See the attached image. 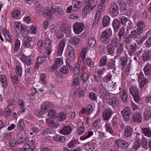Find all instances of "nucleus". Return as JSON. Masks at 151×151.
Returning <instances> with one entry per match:
<instances>
[{
    "instance_id": "1",
    "label": "nucleus",
    "mask_w": 151,
    "mask_h": 151,
    "mask_svg": "<svg viewBox=\"0 0 151 151\" xmlns=\"http://www.w3.org/2000/svg\"><path fill=\"white\" fill-rule=\"evenodd\" d=\"M112 35V31L109 28L107 29L103 32L101 35V40L104 43L109 42L110 38Z\"/></svg>"
},
{
    "instance_id": "2",
    "label": "nucleus",
    "mask_w": 151,
    "mask_h": 151,
    "mask_svg": "<svg viewBox=\"0 0 151 151\" xmlns=\"http://www.w3.org/2000/svg\"><path fill=\"white\" fill-rule=\"evenodd\" d=\"M142 22L140 21L137 23V28L136 30L132 31L130 35L132 38L139 39L141 37L142 34Z\"/></svg>"
},
{
    "instance_id": "3",
    "label": "nucleus",
    "mask_w": 151,
    "mask_h": 151,
    "mask_svg": "<svg viewBox=\"0 0 151 151\" xmlns=\"http://www.w3.org/2000/svg\"><path fill=\"white\" fill-rule=\"evenodd\" d=\"M129 92L133 96L135 101L137 103L141 99L139 96V92L136 87L132 86L129 88Z\"/></svg>"
},
{
    "instance_id": "4",
    "label": "nucleus",
    "mask_w": 151,
    "mask_h": 151,
    "mask_svg": "<svg viewBox=\"0 0 151 151\" xmlns=\"http://www.w3.org/2000/svg\"><path fill=\"white\" fill-rule=\"evenodd\" d=\"M65 56L68 60L72 61L75 58L74 48L71 46H68L66 49Z\"/></svg>"
},
{
    "instance_id": "5",
    "label": "nucleus",
    "mask_w": 151,
    "mask_h": 151,
    "mask_svg": "<svg viewBox=\"0 0 151 151\" xmlns=\"http://www.w3.org/2000/svg\"><path fill=\"white\" fill-rule=\"evenodd\" d=\"M91 4V1L89 0L87 1V3L86 4L85 7L84 8L82 11V15L83 16H86L88 14H89V11L90 10H92L96 7V6L94 5L92 6Z\"/></svg>"
},
{
    "instance_id": "6",
    "label": "nucleus",
    "mask_w": 151,
    "mask_h": 151,
    "mask_svg": "<svg viewBox=\"0 0 151 151\" xmlns=\"http://www.w3.org/2000/svg\"><path fill=\"white\" fill-rule=\"evenodd\" d=\"M111 14L114 17H116L119 13V8L118 5L115 2L111 3L110 8Z\"/></svg>"
},
{
    "instance_id": "7",
    "label": "nucleus",
    "mask_w": 151,
    "mask_h": 151,
    "mask_svg": "<svg viewBox=\"0 0 151 151\" xmlns=\"http://www.w3.org/2000/svg\"><path fill=\"white\" fill-rule=\"evenodd\" d=\"M84 29V25L82 23H76L74 25L73 29L74 32L79 34Z\"/></svg>"
},
{
    "instance_id": "8",
    "label": "nucleus",
    "mask_w": 151,
    "mask_h": 151,
    "mask_svg": "<svg viewBox=\"0 0 151 151\" xmlns=\"http://www.w3.org/2000/svg\"><path fill=\"white\" fill-rule=\"evenodd\" d=\"M54 107V106L53 104L50 102H46L42 104L41 109L45 113L51 109H53Z\"/></svg>"
},
{
    "instance_id": "9",
    "label": "nucleus",
    "mask_w": 151,
    "mask_h": 151,
    "mask_svg": "<svg viewBox=\"0 0 151 151\" xmlns=\"http://www.w3.org/2000/svg\"><path fill=\"white\" fill-rule=\"evenodd\" d=\"M122 116L125 119L128 121L130 115V109L128 107H125L121 112Z\"/></svg>"
},
{
    "instance_id": "10",
    "label": "nucleus",
    "mask_w": 151,
    "mask_h": 151,
    "mask_svg": "<svg viewBox=\"0 0 151 151\" xmlns=\"http://www.w3.org/2000/svg\"><path fill=\"white\" fill-rule=\"evenodd\" d=\"M115 143L117 145L118 147L123 150L125 149L129 145L128 143L121 139H119L118 140H115Z\"/></svg>"
},
{
    "instance_id": "11",
    "label": "nucleus",
    "mask_w": 151,
    "mask_h": 151,
    "mask_svg": "<svg viewBox=\"0 0 151 151\" xmlns=\"http://www.w3.org/2000/svg\"><path fill=\"white\" fill-rule=\"evenodd\" d=\"M112 112V111L110 109H105L102 113V116L104 120L105 121L108 120L111 117Z\"/></svg>"
},
{
    "instance_id": "12",
    "label": "nucleus",
    "mask_w": 151,
    "mask_h": 151,
    "mask_svg": "<svg viewBox=\"0 0 151 151\" xmlns=\"http://www.w3.org/2000/svg\"><path fill=\"white\" fill-rule=\"evenodd\" d=\"M34 42L29 38L26 39L23 43V47L25 48L32 49L34 47Z\"/></svg>"
},
{
    "instance_id": "13",
    "label": "nucleus",
    "mask_w": 151,
    "mask_h": 151,
    "mask_svg": "<svg viewBox=\"0 0 151 151\" xmlns=\"http://www.w3.org/2000/svg\"><path fill=\"white\" fill-rule=\"evenodd\" d=\"M52 13L54 14L56 12L61 15H63L64 14V11L63 9L57 6H52Z\"/></svg>"
},
{
    "instance_id": "14",
    "label": "nucleus",
    "mask_w": 151,
    "mask_h": 151,
    "mask_svg": "<svg viewBox=\"0 0 151 151\" xmlns=\"http://www.w3.org/2000/svg\"><path fill=\"white\" fill-rule=\"evenodd\" d=\"M65 45V43L64 39L61 40L59 44L57 54L58 55H61L63 53V49Z\"/></svg>"
},
{
    "instance_id": "15",
    "label": "nucleus",
    "mask_w": 151,
    "mask_h": 151,
    "mask_svg": "<svg viewBox=\"0 0 151 151\" xmlns=\"http://www.w3.org/2000/svg\"><path fill=\"white\" fill-rule=\"evenodd\" d=\"M52 8L50 10L46 9L43 10L42 13L43 16L48 20H51L53 16L52 14L54 13H52Z\"/></svg>"
},
{
    "instance_id": "16",
    "label": "nucleus",
    "mask_w": 151,
    "mask_h": 151,
    "mask_svg": "<svg viewBox=\"0 0 151 151\" xmlns=\"http://www.w3.org/2000/svg\"><path fill=\"white\" fill-rule=\"evenodd\" d=\"M21 60L23 62L25 63L27 65H29L31 64L32 60L30 57L29 56L27 58V56L23 54H21L20 55Z\"/></svg>"
},
{
    "instance_id": "17",
    "label": "nucleus",
    "mask_w": 151,
    "mask_h": 151,
    "mask_svg": "<svg viewBox=\"0 0 151 151\" xmlns=\"http://www.w3.org/2000/svg\"><path fill=\"white\" fill-rule=\"evenodd\" d=\"M35 7L38 12L39 15H41L44 10L43 6L42 4H40L38 1H36L35 4Z\"/></svg>"
},
{
    "instance_id": "18",
    "label": "nucleus",
    "mask_w": 151,
    "mask_h": 151,
    "mask_svg": "<svg viewBox=\"0 0 151 151\" xmlns=\"http://www.w3.org/2000/svg\"><path fill=\"white\" fill-rule=\"evenodd\" d=\"M112 26L114 31L117 32L119 30L120 26V23L119 20L117 19H114L112 22Z\"/></svg>"
},
{
    "instance_id": "19",
    "label": "nucleus",
    "mask_w": 151,
    "mask_h": 151,
    "mask_svg": "<svg viewBox=\"0 0 151 151\" xmlns=\"http://www.w3.org/2000/svg\"><path fill=\"white\" fill-rule=\"evenodd\" d=\"M116 56L119 57L122 56L123 54H124L123 46L122 44H119V45L116 47Z\"/></svg>"
},
{
    "instance_id": "20",
    "label": "nucleus",
    "mask_w": 151,
    "mask_h": 151,
    "mask_svg": "<svg viewBox=\"0 0 151 151\" xmlns=\"http://www.w3.org/2000/svg\"><path fill=\"white\" fill-rule=\"evenodd\" d=\"M118 93H120V94H122L121 96V99L123 102L126 103L127 102V98L128 95L126 91L124 90H122V91H118L116 92V94H117Z\"/></svg>"
},
{
    "instance_id": "21",
    "label": "nucleus",
    "mask_w": 151,
    "mask_h": 151,
    "mask_svg": "<svg viewBox=\"0 0 151 151\" xmlns=\"http://www.w3.org/2000/svg\"><path fill=\"white\" fill-rule=\"evenodd\" d=\"M73 67L72 66L68 64V65L64 66L60 69V71L62 73L65 74H68L69 72V69H72Z\"/></svg>"
},
{
    "instance_id": "22",
    "label": "nucleus",
    "mask_w": 151,
    "mask_h": 151,
    "mask_svg": "<svg viewBox=\"0 0 151 151\" xmlns=\"http://www.w3.org/2000/svg\"><path fill=\"white\" fill-rule=\"evenodd\" d=\"M72 131L71 128L68 126H64L60 131V133L65 135L70 134Z\"/></svg>"
},
{
    "instance_id": "23",
    "label": "nucleus",
    "mask_w": 151,
    "mask_h": 151,
    "mask_svg": "<svg viewBox=\"0 0 151 151\" xmlns=\"http://www.w3.org/2000/svg\"><path fill=\"white\" fill-rule=\"evenodd\" d=\"M133 119L137 122L140 123L142 122V116L140 111H136L133 116Z\"/></svg>"
},
{
    "instance_id": "24",
    "label": "nucleus",
    "mask_w": 151,
    "mask_h": 151,
    "mask_svg": "<svg viewBox=\"0 0 151 151\" xmlns=\"http://www.w3.org/2000/svg\"><path fill=\"white\" fill-rule=\"evenodd\" d=\"M133 132L132 128L129 126H127L125 128L124 131L125 135L127 137L130 136Z\"/></svg>"
},
{
    "instance_id": "25",
    "label": "nucleus",
    "mask_w": 151,
    "mask_h": 151,
    "mask_svg": "<svg viewBox=\"0 0 151 151\" xmlns=\"http://www.w3.org/2000/svg\"><path fill=\"white\" fill-rule=\"evenodd\" d=\"M151 59V51L146 50L143 53L142 60L144 61H146L147 60Z\"/></svg>"
},
{
    "instance_id": "26",
    "label": "nucleus",
    "mask_w": 151,
    "mask_h": 151,
    "mask_svg": "<svg viewBox=\"0 0 151 151\" xmlns=\"http://www.w3.org/2000/svg\"><path fill=\"white\" fill-rule=\"evenodd\" d=\"M17 102L13 99H9L8 100L7 107L13 109L15 107L17 104Z\"/></svg>"
},
{
    "instance_id": "27",
    "label": "nucleus",
    "mask_w": 151,
    "mask_h": 151,
    "mask_svg": "<svg viewBox=\"0 0 151 151\" xmlns=\"http://www.w3.org/2000/svg\"><path fill=\"white\" fill-rule=\"evenodd\" d=\"M81 63H82L83 64L84 63V62L83 61H80L79 64L76 63L74 65L73 71V74H76L79 73L80 68V64H81Z\"/></svg>"
},
{
    "instance_id": "28",
    "label": "nucleus",
    "mask_w": 151,
    "mask_h": 151,
    "mask_svg": "<svg viewBox=\"0 0 151 151\" xmlns=\"http://www.w3.org/2000/svg\"><path fill=\"white\" fill-rule=\"evenodd\" d=\"M96 144L93 143L91 142L85 145V147L86 149L88 151H93L95 148Z\"/></svg>"
},
{
    "instance_id": "29",
    "label": "nucleus",
    "mask_w": 151,
    "mask_h": 151,
    "mask_svg": "<svg viewBox=\"0 0 151 151\" xmlns=\"http://www.w3.org/2000/svg\"><path fill=\"white\" fill-rule=\"evenodd\" d=\"M115 47L112 45L109 44L106 47V50L108 53L110 55H113L114 52Z\"/></svg>"
},
{
    "instance_id": "30",
    "label": "nucleus",
    "mask_w": 151,
    "mask_h": 151,
    "mask_svg": "<svg viewBox=\"0 0 151 151\" xmlns=\"http://www.w3.org/2000/svg\"><path fill=\"white\" fill-rule=\"evenodd\" d=\"M109 101L110 104L114 107H116L119 103L118 100L114 97H112L110 99Z\"/></svg>"
},
{
    "instance_id": "31",
    "label": "nucleus",
    "mask_w": 151,
    "mask_h": 151,
    "mask_svg": "<svg viewBox=\"0 0 151 151\" xmlns=\"http://www.w3.org/2000/svg\"><path fill=\"white\" fill-rule=\"evenodd\" d=\"M110 18L108 16L106 15L103 18V25L104 27H106L109 24Z\"/></svg>"
},
{
    "instance_id": "32",
    "label": "nucleus",
    "mask_w": 151,
    "mask_h": 151,
    "mask_svg": "<svg viewBox=\"0 0 151 151\" xmlns=\"http://www.w3.org/2000/svg\"><path fill=\"white\" fill-rule=\"evenodd\" d=\"M128 59L126 57L122 58L120 60V66L122 67V69H124V67L126 65Z\"/></svg>"
},
{
    "instance_id": "33",
    "label": "nucleus",
    "mask_w": 151,
    "mask_h": 151,
    "mask_svg": "<svg viewBox=\"0 0 151 151\" xmlns=\"http://www.w3.org/2000/svg\"><path fill=\"white\" fill-rule=\"evenodd\" d=\"M53 139L55 141L61 142H63L65 140V138L64 137L59 135L54 136Z\"/></svg>"
},
{
    "instance_id": "34",
    "label": "nucleus",
    "mask_w": 151,
    "mask_h": 151,
    "mask_svg": "<svg viewBox=\"0 0 151 151\" xmlns=\"http://www.w3.org/2000/svg\"><path fill=\"white\" fill-rule=\"evenodd\" d=\"M0 79L1 86L3 88H6L8 84L5 77L4 76H1L0 78Z\"/></svg>"
},
{
    "instance_id": "35",
    "label": "nucleus",
    "mask_w": 151,
    "mask_h": 151,
    "mask_svg": "<svg viewBox=\"0 0 151 151\" xmlns=\"http://www.w3.org/2000/svg\"><path fill=\"white\" fill-rule=\"evenodd\" d=\"M143 70L145 75H150L151 74V65H146L144 68Z\"/></svg>"
},
{
    "instance_id": "36",
    "label": "nucleus",
    "mask_w": 151,
    "mask_h": 151,
    "mask_svg": "<svg viewBox=\"0 0 151 151\" xmlns=\"http://www.w3.org/2000/svg\"><path fill=\"white\" fill-rule=\"evenodd\" d=\"M57 118L59 121H62L66 118V115L64 113L60 112L58 114Z\"/></svg>"
},
{
    "instance_id": "37",
    "label": "nucleus",
    "mask_w": 151,
    "mask_h": 151,
    "mask_svg": "<svg viewBox=\"0 0 151 151\" xmlns=\"http://www.w3.org/2000/svg\"><path fill=\"white\" fill-rule=\"evenodd\" d=\"M144 120H147L151 118V110L146 111L144 114Z\"/></svg>"
},
{
    "instance_id": "38",
    "label": "nucleus",
    "mask_w": 151,
    "mask_h": 151,
    "mask_svg": "<svg viewBox=\"0 0 151 151\" xmlns=\"http://www.w3.org/2000/svg\"><path fill=\"white\" fill-rule=\"evenodd\" d=\"M118 3L119 7L122 10H125L127 9L126 4L122 0H117Z\"/></svg>"
},
{
    "instance_id": "39",
    "label": "nucleus",
    "mask_w": 151,
    "mask_h": 151,
    "mask_svg": "<svg viewBox=\"0 0 151 151\" xmlns=\"http://www.w3.org/2000/svg\"><path fill=\"white\" fill-rule=\"evenodd\" d=\"M107 58L106 56H103L100 61V64L101 66H105L107 62Z\"/></svg>"
},
{
    "instance_id": "40",
    "label": "nucleus",
    "mask_w": 151,
    "mask_h": 151,
    "mask_svg": "<svg viewBox=\"0 0 151 151\" xmlns=\"http://www.w3.org/2000/svg\"><path fill=\"white\" fill-rule=\"evenodd\" d=\"M55 132L52 129V128H47L43 132L42 134L43 135H47L50 134H54Z\"/></svg>"
},
{
    "instance_id": "41",
    "label": "nucleus",
    "mask_w": 151,
    "mask_h": 151,
    "mask_svg": "<svg viewBox=\"0 0 151 151\" xmlns=\"http://www.w3.org/2000/svg\"><path fill=\"white\" fill-rule=\"evenodd\" d=\"M100 17V13L99 12L96 13L95 15V19L94 20L93 23V27H95L97 24L98 22L99 19Z\"/></svg>"
},
{
    "instance_id": "42",
    "label": "nucleus",
    "mask_w": 151,
    "mask_h": 151,
    "mask_svg": "<svg viewBox=\"0 0 151 151\" xmlns=\"http://www.w3.org/2000/svg\"><path fill=\"white\" fill-rule=\"evenodd\" d=\"M142 132L145 136L148 137H151V130L150 129L146 128H143L142 129Z\"/></svg>"
},
{
    "instance_id": "43",
    "label": "nucleus",
    "mask_w": 151,
    "mask_h": 151,
    "mask_svg": "<svg viewBox=\"0 0 151 151\" xmlns=\"http://www.w3.org/2000/svg\"><path fill=\"white\" fill-rule=\"evenodd\" d=\"M110 44L116 47L119 45V44H122L119 43V40L117 38H114L112 39L111 43Z\"/></svg>"
},
{
    "instance_id": "44",
    "label": "nucleus",
    "mask_w": 151,
    "mask_h": 151,
    "mask_svg": "<svg viewBox=\"0 0 151 151\" xmlns=\"http://www.w3.org/2000/svg\"><path fill=\"white\" fill-rule=\"evenodd\" d=\"M136 44L130 45L129 46L128 51L129 53L131 54L135 51L136 49Z\"/></svg>"
},
{
    "instance_id": "45",
    "label": "nucleus",
    "mask_w": 151,
    "mask_h": 151,
    "mask_svg": "<svg viewBox=\"0 0 151 151\" xmlns=\"http://www.w3.org/2000/svg\"><path fill=\"white\" fill-rule=\"evenodd\" d=\"M88 43L89 46L93 47L96 44V40L93 38H90L88 40Z\"/></svg>"
},
{
    "instance_id": "46",
    "label": "nucleus",
    "mask_w": 151,
    "mask_h": 151,
    "mask_svg": "<svg viewBox=\"0 0 151 151\" xmlns=\"http://www.w3.org/2000/svg\"><path fill=\"white\" fill-rule=\"evenodd\" d=\"M48 115L50 116L51 118H54L56 117V114L57 112L55 110H53V109H51L48 111Z\"/></svg>"
},
{
    "instance_id": "47",
    "label": "nucleus",
    "mask_w": 151,
    "mask_h": 151,
    "mask_svg": "<svg viewBox=\"0 0 151 151\" xmlns=\"http://www.w3.org/2000/svg\"><path fill=\"white\" fill-rule=\"evenodd\" d=\"M131 37H132L130 35V34L129 35L125 34L123 36V40L125 42L130 44L131 42L130 39Z\"/></svg>"
},
{
    "instance_id": "48",
    "label": "nucleus",
    "mask_w": 151,
    "mask_h": 151,
    "mask_svg": "<svg viewBox=\"0 0 151 151\" xmlns=\"http://www.w3.org/2000/svg\"><path fill=\"white\" fill-rule=\"evenodd\" d=\"M63 63V61L60 58H57L55 59L54 63V66L55 67L58 68L60 65H61Z\"/></svg>"
},
{
    "instance_id": "49",
    "label": "nucleus",
    "mask_w": 151,
    "mask_h": 151,
    "mask_svg": "<svg viewBox=\"0 0 151 151\" xmlns=\"http://www.w3.org/2000/svg\"><path fill=\"white\" fill-rule=\"evenodd\" d=\"M62 31L59 30L55 31V35L56 37L60 39L62 38L64 36V34L62 33Z\"/></svg>"
},
{
    "instance_id": "50",
    "label": "nucleus",
    "mask_w": 151,
    "mask_h": 151,
    "mask_svg": "<svg viewBox=\"0 0 151 151\" xmlns=\"http://www.w3.org/2000/svg\"><path fill=\"white\" fill-rule=\"evenodd\" d=\"M115 61L113 62H108L107 64V69L109 70L110 69H114L115 68Z\"/></svg>"
},
{
    "instance_id": "51",
    "label": "nucleus",
    "mask_w": 151,
    "mask_h": 151,
    "mask_svg": "<svg viewBox=\"0 0 151 151\" xmlns=\"http://www.w3.org/2000/svg\"><path fill=\"white\" fill-rule=\"evenodd\" d=\"M112 76L110 75H108L103 78L104 82L108 83L110 81H111Z\"/></svg>"
},
{
    "instance_id": "52",
    "label": "nucleus",
    "mask_w": 151,
    "mask_h": 151,
    "mask_svg": "<svg viewBox=\"0 0 151 151\" xmlns=\"http://www.w3.org/2000/svg\"><path fill=\"white\" fill-rule=\"evenodd\" d=\"M119 21L121 24L122 25H124L126 22L128 21V18L124 16H123L119 18Z\"/></svg>"
},
{
    "instance_id": "53",
    "label": "nucleus",
    "mask_w": 151,
    "mask_h": 151,
    "mask_svg": "<svg viewBox=\"0 0 151 151\" xmlns=\"http://www.w3.org/2000/svg\"><path fill=\"white\" fill-rule=\"evenodd\" d=\"M24 121L22 120H20L17 125V127L19 129H23L24 128Z\"/></svg>"
},
{
    "instance_id": "54",
    "label": "nucleus",
    "mask_w": 151,
    "mask_h": 151,
    "mask_svg": "<svg viewBox=\"0 0 151 151\" xmlns=\"http://www.w3.org/2000/svg\"><path fill=\"white\" fill-rule=\"evenodd\" d=\"M48 91L51 94H54L55 92V88L54 86L50 85L48 87Z\"/></svg>"
},
{
    "instance_id": "55",
    "label": "nucleus",
    "mask_w": 151,
    "mask_h": 151,
    "mask_svg": "<svg viewBox=\"0 0 151 151\" xmlns=\"http://www.w3.org/2000/svg\"><path fill=\"white\" fill-rule=\"evenodd\" d=\"M105 127L106 131L111 134H112L114 131L110 125L108 124H106L105 125Z\"/></svg>"
},
{
    "instance_id": "56",
    "label": "nucleus",
    "mask_w": 151,
    "mask_h": 151,
    "mask_svg": "<svg viewBox=\"0 0 151 151\" xmlns=\"http://www.w3.org/2000/svg\"><path fill=\"white\" fill-rule=\"evenodd\" d=\"M86 62L87 65L90 67L92 68L94 66V63L89 58H87L86 59Z\"/></svg>"
},
{
    "instance_id": "57",
    "label": "nucleus",
    "mask_w": 151,
    "mask_h": 151,
    "mask_svg": "<svg viewBox=\"0 0 151 151\" xmlns=\"http://www.w3.org/2000/svg\"><path fill=\"white\" fill-rule=\"evenodd\" d=\"M16 73L18 76H21L22 73V70L21 67L17 65L15 68Z\"/></svg>"
},
{
    "instance_id": "58",
    "label": "nucleus",
    "mask_w": 151,
    "mask_h": 151,
    "mask_svg": "<svg viewBox=\"0 0 151 151\" xmlns=\"http://www.w3.org/2000/svg\"><path fill=\"white\" fill-rule=\"evenodd\" d=\"M12 108L7 107L6 110L3 113V115L4 116H9L11 114V109Z\"/></svg>"
},
{
    "instance_id": "59",
    "label": "nucleus",
    "mask_w": 151,
    "mask_h": 151,
    "mask_svg": "<svg viewBox=\"0 0 151 151\" xmlns=\"http://www.w3.org/2000/svg\"><path fill=\"white\" fill-rule=\"evenodd\" d=\"M80 40H81L79 38L74 36L73 38L72 43L74 45H76L79 43Z\"/></svg>"
},
{
    "instance_id": "60",
    "label": "nucleus",
    "mask_w": 151,
    "mask_h": 151,
    "mask_svg": "<svg viewBox=\"0 0 151 151\" xmlns=\"http://www.w3.org/2000/svg\"><path fill=\"white\" fill-rule=\"evenodd\" d=\"M46 76V74L42 73L40 75V80L42 81V83L44 85L46 83V82L45 80V78Z\"/></svg>"
},
{
    "instance_id": "61",
    "label": "nucleus",
    "mask_w": 151,
    "mask_h": 151,
    "mask_svg": "<svg viewBox=\"0 0 151 151\" xmlns=\"http://www.w3.org/2000/svg\"><path fill=\"white\" fill-rule=\"evenodd\" d=\"M20 14V11L18 10H16L13 12L12 16L14 18H17L19 17Z\"/></svg>"
},
{
    "instance_id": "62",
    "label": "nucleus",
    "mask_w": 151,
    "mask_h": 151,
    "mask_svg": "<svg viewBox=\"0 0 151 151\" xmlns=\"http://www.w3.org/2000/svg\"><path fill=\"white\" fill-rule=\"evenodd\" d=\"M13 83L14 84H17L18 82V78L17 76L15 75L13 76L10 77Z\"/></svg>"
},
{
    "instance_id": "63",
    "label": "nucleus",
    "mask_w": 151,
    "mask_h": 151,
    "mask_svg": "<svg viewBox=\"0 0 151 151\" xmlns=\"http://www.w3.org/2000/svg\"><path fill=\"white\" fill-rule=\"evenodd\" d=\"M141 144L142 142H139L138 140H135L134 142L133 148L135 150L138 149L140 147Z\"/></svg>"
},
{
    "instance_id": "64",
    "label": "nucleus",
    "mask_w": 151,
    "mask_h": 151,
    "mask_svg": "<svg viewBox=\"0 0 151 151\" xmlns=\"http://www.w3.org/2000/svg\"><path fill=\"white\" fill-rule=\"evenodd\" d=\"M24 150H27L29 149L31 150L29 151H33L35 150V147L33 145L32 146V147H31L30 145L26 143L24 146Z\"/></svg>"
}]
</instances>
